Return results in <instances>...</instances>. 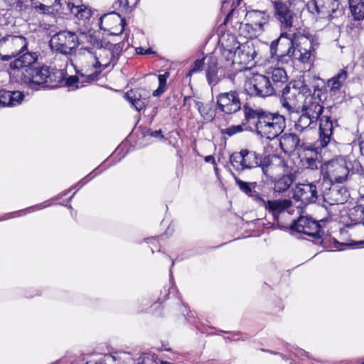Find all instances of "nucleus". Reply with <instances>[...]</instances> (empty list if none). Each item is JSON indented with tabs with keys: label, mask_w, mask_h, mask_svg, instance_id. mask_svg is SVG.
<instances>
[{
	"label": "nucleus",
	"mask_w": 364,
	"mask_h": 364,
	"mask_svg": "<svg viewBox=\"0 0 364 364\" xmlns=\"http://www.w3.org/2000/svg\"><path fill=\"white\" fill-rule=\"evenodd\" d=\"M281 92L279 101L282 107L286 110L289 119H292L293 115H298L300 113L299 91L296 85L290 86L287 84Z\"/></svg>",
	"instance_id": "9b49d317"
},
{
	"label": "nucleus",
	"mask_w": 364,
	"mask_h": 364,
	"mask_svg": "<svg viewBox=\"0 0 364 364\" xmlns=\"http://www.w3.org/2000/svg\"><path fill=\"white\" fill-rule=\"evenodd\" d=\"M14 55H4L1 56V59L4 61H8L12 57H14Z\"/></svg>",
	"instance_id": "774afa93"
},
{
	"label": "nucleus",
	"mask_w": 364,
	"mask_h": 364,
	"mask_svg": "<svg viewBox=\"0 0 364 364\" xmlns=\"http://www.w3.org/2000/svg\"><path fill=\"white\" fill-rule=\"evenodd\" d=\"M249 154L248 149L241 150L240 152H234L230 155V162L237 171L250 168V166L246 163L245 158Z\"/></svg>",
	"instance_id": "c85d7f7f"
},
{
	"label": "nucleus",
	"mask_w": 364,
	"mask_h": 364,
	"mask_svg": "<svg viewBox=\"0 0 364 364\" xmlns=\"http://www.w3.org/2000/svg\"><path fill=\"white\" fill-rule=\"evenodd\" d=\"M247 130L248 127L246 126L245 124L242 123L239 125H232L225 129H222L220 130L221 134H227L229 136H232L234 134L241 132L243 130Z\"/></svg>",
	"instance_id": "58836bf2"
},
{
	"label": "nucleus",
	"mask_w": 364,
	"mask_h": 364,
	"mask_svg": "<svg viewBox=\"0 0 364 364\" xmlns=\"http://www.w3.org/2000/svg\"><path fill=\"white\" fill-rule=\"evenodd\" d=\"M303 44H307L308 48L296 45V48L295 47V55H292V59H297L304 63L309 62L311 58H314L316 49L312 43L307 40Z\"/></svg>",
	"instance_id": "bb28decb"
},
{
	"label": "nucleus",
	"mask_w": 364,
	"mask_h": 364,
	"mask_svg": "<svg viewBox=\"0 0 364 364\" xmlns=\"http://www.w3.org/2000/svg\"><path fill=\"white\" fill-rule=\"evenodd\" d=\"M253 155L252 168L255 169V172L257 168H260L262 173V182L264 179L272 178V175H277L281 168H287V160L280 155L257 152H254Z\"/></svg>",
	"instance_id": "f03ea898"
},
{
	"label": "nucleus",
	"mask_w": 364,
	"mask_h": 364,
	"mask_svg": "<svg viewBox=\"0 0 364 364\" xmlns=\"http://www.w3.org/2000/svg\"><path fill=\"white\" fill-rule=\"evenodd\" d=\"M350 13L354 21L364 20V0H348Z\"/></svg>",
	"instance_id": "473e14b6"
},
{
	"label": "nucleus",
	"mask_w": 364,
	"mask_h": 364,
	"mask_svg": "<svg viewBox=\"0 0 364 364\" xmlns=\"http://www.w3.org/2000/svg\"><path fill=\"white\" fill-rule=\"evenodd\" d=\"M243 109L245 111V120L248 121L250 118V108L247 103L244 105Z\"/></svg>",
	"instance_id": "bf43d9fd"
},
{
	"label": "nucleus",
	"mask_w": 364,
	"mask_h": 364,
	"mask_svg": "<svg viewBox=\"0 0 364 364\" xmlns=\"http://www.w3.org/2000/svg\"><path fill=\"white\" fill-rule=\"evenodd\" d=\"M168 76V73H166L165 74L159 75V77H158V79H159V86H161V87H166V78H167Z\"/></svg>",
	"instance_id": "5fc2aeb1"
},
{
	"label": "nucleus",
	"mask_w": 364,
	"mask_h": 364,
	"mask_svg": "<svg viewBox=\"0 0 364 364\" xmlns=\"http://www.w3.org/2000/svg\"><path fill=\"white\" fill-rule=\"evenodd\" d=\"M144 135H150L152 137L159 138L160 139H164V136L163 135L161 129L156 130V131H151V129H147L146 133H144Z\"/></svg>",
	"instance_id": "603ef678"
},
{
	"label": "nucleus",
	"mask_w": 364,
	"mask_h": 364,
	"mask_svg": "<svg viewBox=\"0 0 364 364\" xmlns=\"http://www.w3.org/2000/svg\"><path fill=\"white\" fill-rule=\"evenodd\" d=\"M357 203L364 212V195L358 199Z\"/></svg>",
	"instance_id": "e2e57ef3"
},
{
	"label": "nucleus",
	"mask_w": 364,
	"mask_h": 364,
	"mask_svg": "<svg viewBox=\"0 0 364 364\" xmlns=\"http://www.w3.org/2000/svg\"><path fill=\"white\" fill-rule=\"evenodd\" d=\"M125 43V40H123L122 41L115 44H112L109 42L106 46L102 44V48H99L100 53L98 55H95L96 62L93 65L94 68L96 69L100 68L105 69L110 65L113 68L117 65L124 48Z\"/></svg>",
	"instance_id": "39448f33"
},
{
	"label": "nucleus",
	"mask_w": 364,
	"mask_h": 364,
	"mask_svg": "<svg viewBox=\"0 0 364 364\" xmlns=\"http://www.w3.org/2000/svg\"><path fill=\"white\" fill-rule=\"evenodd\" d=\"M206 78L210 85H215L219 81L218 75V62L215 57H210L207 63Z\"/></svg>",
	"instance_id": "2f4dec72"
},
{
	"label": "nucleus",
	"mask_w": 364,
	"mask_h": 364,
	"mask_svg": "<svg viewBox=\"0 0 364 364\" xmlns=\"http://www.w3.org/2000/svg\"><path fill=\"white\" fill-rule=\"evenodd\" d=\"M11 40H12L13 43H14V44H21L22 45V47L18 54H21L25 50H27L28 43H27L26 38L25 37H23L21 36H13L11 38Z\"/></svg>",
	"instance_id": "09e8293b"
},
{
	"label": "nucleus",
	"mask_w": 364,
	"mask_h": 364,
	"mask_svg": "<svg viewBox=\"0 0 364 364\" xmlns=\"http://www.w3.org/2000/svg\"><path fill=\"white\" fill-rule=\"evenodd\" d=\"M269 21V15L267 14L266 11L254 10L252 9V31H254L255 33H252L253 36H257L264 31V26L266 25Z\"/></svg>",
	"instance_id": "393cba45"
},
{
	"label": "nucleus",
	"mask_w": 364,
	"mask_h": 364,
	"mask_svg": "<svg viewBox=\"0 0 364 364\" xmlns=\"http://www.w3.org/2000/svg\"><path fill=\"white\" fill-rule=\"evenodd\" d=\"M112 17H117V18H119V17H120V15L119 14H117V12H112L110 14L103 15L100 18V21H102L104 20H108L109 18H110Z\"/></svg>",
	"instance_id": "13d9d810"
},
{
	"label": "nucleus",
	"mask_w": 364,
	"mask_h": 364,
	"mask_svg": "<svg viewBox=\"0 0 364 364\" xmlns=\"http://www.w3.org/2000/svg\"><path fill=\"white\" fill-rule=\"evenodd\" d=\"M219 43L223 58L225 59L228 65H234L233 58L239 48L235 37L230 33L223 34L219 39Z\"/></svg>",
	"instance_id": "a211bd4d"
},
{
	"label": "nucleus",
	"mask_w": 364,
	"mask_h": 364,
	"mask_svg": "<svg viewBox=\"0 0 364 364\" xmlns=\"http://www.w3.org/2000/svg\"><path fill=\"white\" fill-rule=\"evenodd\" d=\"M289 230L292 234L294 232L302 233L314 238L315 244L322 243L321 227L319 223L309 216H300L292 221Z\"/></svg>",
	"instance_id": "423d86ee"
},
{
	"label": "nucleus",
	"mask_w": 364,
	"mask_h": 364,
	"mask_svg": "<svg viewBox=\"0 0 364 364\" xmlns=\"http://www.w3.org/2000/svg\"><path fill=\"white\" fill-rule=\"evenodd\" d=\"M252 124L257 135L272 140L284 132L286 119L278 112H271L262 108L252 109Z\"/></svg>",
	"instance_id": "f257e3e1"
},
{
	"label": "nucleus",
	"mask_w": 364,
	"mask_h": 364,
	"mask_svg": "<svg viewBox=\"0 0 364 364\" xmlns=\"http://www.w3.org/2000/svg\"><path fill=\"white\" fill-rule=\"evenodd\" d=\"M272 86L275 87V92L284 85H287L288 76L286 70L282 68H274L271 73Z\"/></svg>",
	"instance_id": "7c9ffc66"
},
{
	"label": "nucleus",
	"mask_w": 364,
	"mask_h": 364,
	"mask_svg": "<svg viewBox=\"0 0 364 364\" xmlns=\"http://www.w3.org/2000/svg\"><path fill=\"white\" fill-rule=\"evenodd\" d=\"M337 110L336 106L328 107L326 114L318 119L319 138L316 141V149L325 148L331 143L333 129L338 127Z\"/></svg>",
	"instance_id": "20e7f679"
},
{
	"label": "nucleus",
	"mask_w": 364,
	"mask_h": 364,
	"mask_svg": "<svg viewBox=\"0 0 364 364\" xmlns=\"http://www.w3.org/2000/svg\"><path fill=\"white\" fill-rule=\"evenodd\" d=\"M96 170H95L93 172H91L89 175H87L86 177L83 178L82 180H80L79 182H78V186H79V188H82L83 186H85L90 180H91L92 178H93L97 174V173H95L94 174V172Z\"/></svg>",
	"instance_id": "864d4df0"
},
{
	"label": "nucleus",
	"mask_w": 364,
	"mask_h": 364,
	"mask_svg": "<svg viewBox=\"0 0 364 364\" xmlns=\"http://www.w3.org/2000/svg\"><path fill=\"white\" fill-rule=\"evenodd\" d=\"M35 10L39 14L53 15V4L51 5L40 4L35 6Z\"/></svg>",
	"instance_id": "de8ad7c7"
},
{
	"label": "nucleus",
	"mask_w": 364,
	"mask_h": 364,
	"mask_svg": "<svg viewBox=\"0 0 364 364\" xmlns=\"http://www.w3.org/2000/svg\"><path fill=\"white\" fill-rule=\"evenodd\" d=\"M238 58L240 61L238 62L240 65H244L245 66L240 70V71H245L250 69L247 65L250 62V58L249 56V52L245 53L243 50L239 46L237 48Z\"/></svg>",
	"instance_id": "a19ab883"
},
{
	"label": "nucleus",
	"mask_w": 364,
	"mask_h": 364,
	"mask_svg": "<svg viewBox=\"0 0 364 364\" xmlns=\"http://www.w3.org/2000/svg\"><path fill=\"white\" fill-rule=\"evenodd\" d=\"M289 120L294 122L295 129L299 132H302L311 124H316L318 122L311 119V117L304 112H301L298 115H293V118Z\"/></svg>",
	"instance_id": "c756f323"
},
{
	"label": "nucleus",
	"mask_w": 364,
	"mask_h": 364,
	"mask_svg": "<svg viewBox=\"0 0 364 364\" xmlns=\"http://www.w3.org/2000/svg\"><path fill=\"white\" fill-rule=\"evenodd\" d=\"M38 55L36 53L26 52L20 55V56L11 61L10 63V68L12 70H20L25 68L24 70L28 68H34L33 64L36 62Z\"/></svg>",
	"instance_id": "5701e85b"
},
{
	"label": "nucleus",
	"mask_w": 364,
	"mask_h": 364,
	"mask_svg": "<svg viewBox=\"0 0 364 364\" xmlns=\"http://www.w3.org/2000/svg\"><path fill=\"white\" fill-rule=\"evenodd\" d=\"M321 195V187L318 180L314 183H299L294 189L293 198L307 205L315 203Z\"/></svg>",
	"instance_id": "ddd939ff"
},
{
	"label": "nucleus",
	"mask_w": 364,
	"mask_h": 364,
	"mask_svg": "<svg viewBox=\"0 0 364 364\" xmlns=\"http://www.w3.org/2000/svg\"><path fill=\"white\" fill-rule=\"evenodd\" d=\"M279 176L272 175V178L264 179V183H271L272 184V190L274 193H283L291 187L292 183L296 179V171L294 167L289 165L287 161V168H281Z\"/></svg>",
	"instance_id": "9d476101"
},
{
	"label": "nucleus",
	"mask_w": 364,
	"mask_h": 364,
	"mask_svg": "<svg viewBox=\"0 0 364 364\" xmlns=\"http://www.w3.org/2000/svg\"><path fill=\"white\" fill-rule=\"evenodd\" d=\"M165 91V87L159 86V87L153 92V95L154 97L159 96Z\"/></svg>",
	"instance_id": "052dcab7"
},
{
	"label": "nucleus",
	"mask_w": 364,
	"mask_h": 364,
	"mask_svg": "<svg viewBox=\"0 0 364 364\" xmlns=\"http://www.w3.org/2000/svg\"><path fill=\"white\" fill-rule=\"evenodd\" d=\"M308 9L323 18H333L343 13L338 0H311L307 4Z\"/></svg>",
	"instance_id": "6e6552de"
},
{
	"label": "nucleus",
	"mask_w": 364,
	"mask_h": 364,
	"mask_svg": "<svg viewBox=\"0 0 364 364\" xmlns=\"http://www.w3.org/2000/svg\"><path fill=\"white\" fill-rule=\"evenodd\" d=\"M274 18L279 23L282 29L292 27L296 14L291 9V4L289 1L272 0Z\"/></svg>",
	"instance_id": "f8f14e48"
},
{
	"label": "nucleus",
	"mask_w": 364,
	"mask_h": 364,
	"mask_svg": "<svg viewBox=\"0 0 364 364\" xmlns=\"http://www.w3.org/2000/svg\"><path fill=\"white\" fill-rule=\"evenodd\" d=\"M204 65V58L196 60L193 62V65H191V68L187 73L186 77H191L193 73L201 71L203 68Z\"/></svg>",
	"instance_id": "37998d69"
},
{
	"label": "nucleus",
	"mask_w": 364,
	"mask_h": 364,
	"mask_svg": "<svg viewBox=\"0 0 364 364\" xmlns=\"http://www.w3.org/2000/svg\"><path fill=\"white\" fill-rule=\"evenodd\" d=\"M279 40H274L271 43L269 49H270V55L272 59L276 60L279 63H280V58L279 57Z\"/></svg>",
	"instance_id": "c03bdc74"
},
{
	"label": "nucleus",
	"mask_w": 364,
	"mask_h": 364,
	"mask_svg": "<svg viewBox=\"0 0 364 364\" xmlns=\"http://www.w3.org/2000/svg\"><path fill=\"white\" fill-rule=\"evenodd\" d=\"M124 97L138 112L145 106V99L141 98V95L138 90H131L128 91L125 93Z\"/></svg>",
	"instance_id": "72a5a7b5"
},
{
	"label": "nucleus",
	"mask_w": 364,
	"mask_h": 364,
	"mask_svg": "<svg viewBox=\"0 0 364 364\" xmlns=\"http://www.w3.org/2000/svg\"><path fill=\"white\" fill-rule=\"evenodd\" d=\"M102 70L95 71V73L85 75L83 74H77L79 75H72L67 78L66 85L68 87L75 86L76 88L82 87L84 86V82H90L94 80L100 73Z\"/></svg>",
	"instance_id": "cd10ccee"
},
{
	"label": "nucleus",
	"mask_w": 364,
	"mask_h": 364,
	"mask_svg": "<svg viewBox=\"0 0 364 364\" xmlns=\"http://www.w3.org/2000/svg\"><path fill=\"white\" fill-rule=\"evenodd\" d=\"M120 25H121V31H120V33H122L124 30V27L126 26V22H125V19L123 18H121L120 20Z\"/></svg>",
	"instance_id": "69168bd1"
},
{
	"label": "nucleus",
	"mask_w": 364,
	"mask_h": 364,
	"mask_svg": "<svg viewBox=\"0 0 364 364\" xmlns=\"http://www.w3.org/2000/svg\"><path fill=\"white\" fill-rule=\"evenodd\" d=\"M52 50L63 55H70L79 46L77 34L68 31H61L53 35L50 41Z\"/></svg>",
	"instance_id": "0eeeda50"
},
{
	"label": "nucleus",
	"mask_w": 364,
	"mask_h": 364,
	"mask_svg": "<svg viewBox=\"0 0 364 364\" xmlns=\"http://www.w3.org/2000/svg\"><path fill=\"white\" fill-rule=\"evenodd\" d=\"M205 161L206 162H211L213 164H215V158L212 155H209V156H207L205 157Z\"/></svg>",
	"instance_id": "0e129e2a"
},
{
	"label": "nucleus",
	"mask_w": 364,
	"mask_h": 364,
	"mask_svg": "<svg viewBox=\"0 0 364 364\" xmlns=\"http://www.w3.org/2000/svg\"><path fill=\"white\" fill-rule=\"evenodd\" d=\"M24 95L20 91L0 90V107H13L21 104Z\"/></svg>",
	"instance_id": "4be33fe9"
},
{
	"label": "nucleus",
	"mask_w": 364,
	"mask_h": 364,
	"mask_svg": "<svg viewBox=\"0 0 364 364\" xmlns=\"http://www.w3.org/2000/svg\"><path fill=\"white\" fill-rule=\"evenodd\" d=\"M318 186L321 187V196L323 200L330 205L343 204L348 199V191L343 186L335 185L330 181L322 183L318 181Z\"/></svg>",
	"instance_id": "1a4fd4ad"
},
{
	"label": "nucleus",
	"mask_w": 364,
	"mask_h": 364,
	"mask_svg": "<svg viewBox=\"0 0 364 364\" xmlns=\"http://www.w3.org/2000/svg\"><path fill=\"white\" fill-rule=\"evenodd\" d=\"M241 1H242V0H235V1H233L231 4V5H230L228 0H223L222 1L221 10L224 13L228 12L227 14L225 21L228 20V18L232 14L235 9L240 4Z\"/></svg>",
	"instance_id": "ea45409f"
},
{
	"label": "nucleus",
	"mask_w": 364,
	"mask_h": 364,
	"mask_svg": "<svg viewBox=\"0 0 364 364\" xmlns=\"http://www.w3.org/2000/svg\"><path fill=\"white\" fill-rule=\"evenodd\" d=\"M227 333H230L231 337H225V340H229L230 341H236L240 339V333L239 332H226Z\"/></svg>",
	"instance_id": "6e6d98bb"
},
{
	"label": "nucleus",
	"mask_w": 364,
	"mask_h": 364,
	"mask_svg": "<svg viewBox=\"0 0 364 364\" xmlns=\"http://www.w3.org/2000/svg\"><path fill=\"white\" fill-rule=\"evenodd\" d=\"M113 6L116 10L124 14H129L132 11V8L129 6L128 0H117Z\"/></svg>",
	"instance_id": "79ce46f5"
},
{
	"label": "nucleus",
	"mask_w": 364,
	"mask_h": 364,
	"mask_svg": "<svg viewBox=\"0 0 364 364\" xmlns=\"http://www.w3.org/2000/svg\"><path fill=\"white\" fill-rule=\"evenodd\" d=\"M114 356L110 354H106L97 361H87L85 364H114Z\"/></svg>",
	"instance_id": "a18cd8bd"
},
{
	"label": "nucleus",
	"mask_w": 364,
	"mask_h": 364,
	"mask_svg": "<svg viewBox=\"0 0 364 364\" xmlns=\"http://www.w3.org/2000/svg\"><path fill=\"white\" fill-rule=\"evenodd\" d=\"M321 177L318 181H330L331 183H341L346 181L349 176L350 170L346 161L342 159H333L321 166Z\"/></svg>",
	"instance_id": "7ed1b4c3"
},
{
	"label": "nucleus",
	"mask_w": 364,
	"mask_h": 364,
	"mask_svg": "<svg viewBox=\"0 0 364 364\" xmlns=\"http://www.w3.org/2000/svg\"><path fill=\"white\" fill-rule=\"evenodd\" d=\"M252 70L253 66L252 65ZM252 86L255 95L265 97L275 95V87L272 86L269 76L255 73L252 70Z\"/></svg>",
	"instance_id": "dca6fc26"
},
{
	"label": "nucleus",
	"mask_w": 364,
	"mask_h": 364,
	"mask_svg": "<svg viewBox=\"0 0 364 364\" xmlns=\"http://www.w3.org/2000/svg\"><path fill=\"white\" fill-rule=\"evenodd\" d=\"M92 14V12L88 6L84 4L75 5L74 4L72 15H73L77 19L82 21L87 20L90 19Z\"/></svg>",
	"instance_id": "4c0bfd02"
},
{
	"label": "nucleus",
	"mask_w": 364,
	"mask_h": 364,
	"mask_svg": "<svg viewBox=\"0 0 364 364\" xmlns=\"http://www.w3.org/2000/svg\"><path fill=\"white\" fill-rule=\"evenodd\" d=\"M265 197L264 195H260L252 190V200L259 206L264 207L265 210L272 213L274 218L278 214L285 212L292 205V202L289 199L271 200H266Z\"/></svg>",
	"instance_id": "4468645a"
},
{
	"label": "nucleus",
	"mask_w": 364,
	"mask_h": 364,
	"mask_svg": "<svg viewBox=\"0 0 364 364\" xmlns=\"http://www.w3.org/2000/svg\"><path fill=\"white\" fill-rule=\"evenodd\" d=\"M216 100L218 109L226 114L235 113L241 108L240 100L237 92L220 93Z\"/></svg>",
	"instance_id": "2eb2a0df"
},
{
	"label": "nucleus",
	"mask_w": 364,
	"mask_h": 364,
	"mask_svg": "<svg viewBox=\"0 0 364 364\" xmlns=\"http://www.w3.org/2000/svg\"><path fill=\"white\" fill-rule=\"evenodd\" d=\"M321 101L319 94L317 95V97H306L303 105L300 107V112H304L311 117V119L318 121L323 111V107L320 104Z\"/></svg>",
	"instance_id": "aec40b11"
},
{
	"label": "nucleus",
	"mask_w": 364,
	"mask_h": 364,
	"mask_svg": "<svg viewBox=\"0 0 364 364\" xmlns=\"http://www.w3.org/2000/svg\"><path fill=\"white\" fill-rule=\"evenodd\" d=\"M291 351H292V353L297 357H301L307 354L305 350L298 348H293Z\"/></svg>",
	"instance_id": "4d7b16f0"
},
{
	"label": "nucleus",
	"mask_w": 364,
	"mask_h": 364,
	"mask_svg": "<svg viewBox=\"0 0 364 364\" xmlns=\"http://www.w3.org/2000/svg\"><path fill=\"white\" fill-rule=\"evenodd\" d=\"M348 218L350 220V223L346 224L347 227L358 224H363L364 225V212L358 203L348 210Z\"/></svg>",
	"instance_id": "f704fd0d"
},
{
	"label": "nucleus",
	"mask_w": 364,
	"mask_h": 364,
	"mask_svg": "<svg viewBox=\"0 0 364 364\" xmlns=\"http://www.w3.org/2000/svg\"><path fill=\"white\" fill-rule=\"evenodd\" d=\"M232 176L235 178V181L237 185L239 186L240 189L245 193L247 196H250V185L247 182H244L237 178L235 173H232Z\"/></svg>",
	"instance_id": "49530a36"
},
{
	"label": "nucleus",
	"mask_w": 364,
	"mask_h": 364,
	"mask_svg": "<svg viewBox=\"0 0 364 364\" xmlns=\"http://www.w3.org/2000/svg\"><path fill=\"white\" fill-rule=\"evenodd\" d=\"M6 3L14 9L21 10L23 6L22 0H6Z\"/></svg>",
	"instance_id": "3c124183"
},
{
	"label": "nucleus",
	"mask_w": 364,
	"mask_h": 364,
	"mask_svg": "<svg viewBox=\"0 0 364 364\" xmlns=\"http://www.w3.org/2000/svg\"><path fill=\"white\" fill-rule=\"evenodd\" d=\"M310 156H306L301 159L302 165L311 170L317 169L318 167L321 168V166H323V164H321L318 159L317 151H314V149H310Z\"/></svg>",
	"instance_id": "e433bc0d"
},
{
	"label": "nucleus",
	"mask_w": 364,
	"mask_h": 364,
	"mask_svg": "<svg viewBox=\"0 0 364 364\" xmlns=\"http://www.w3.org/2000/svg\"><path fill=\"white\" fill-rule=\"evenodd\" d=\"M360 150L361 154L364 156V134L361 136V141L360 142Z\"/></svg>",
	"instance_id": "680f3d73"
},
{
	"label": "nucleus",
	"mask_w": 364,
	"mask_h": 364,
	"mask_svg": "<svg viewBox=\"0 0 364 364\" xmlns=\"http://www.w3.org/2000/svg\"><path fill=\"white\" fill-rule=\"evenodd\" d=\"M295 33L288 34L282 33L277 40H279V57L280 63H288L292 60V55H295V42L293 36Z\"/></svg>",
	"instance_id": "f3484780"
},
{
	"label": "nucleus",
	"mask_w": 364,
	"mask_h": 364,
	"mask_svg": "<svg viewBox=\"0 0 364 364\" xmlns=\"http://www.w3.org/2000/svg\"><path fill=\"white\" fill-rule=\"evenodd\" d=\"M79 46L87 44L82 47L85 50L89 53H92V49L94 48H102V41L97 38L95 35L90 34V33L80 32L77 35Z\"/></svg>",
	"instance_id": "a878e982"
},
{
	"label": "nucleus",
	"mask_w": 364,
	"mask_h": 364,
	"mask_svg": "<svg viewBox=\"0 0 364 364\" xmlns=\"http://www.w3.org/2000/svg\"><path fill=\"white\" fill-rule=\"evenodd\" d=\"M312 87L314 88V93L312 94V96H316V92H321V90L319 89L318 85H314L312 86ZM318 93H317V95H318Z\"/></svg>",
	"instance_id": "338daca9"
},
{
	"label": "nucleus",
	"mask_w": 364,
	"mask_h": 364,
	"mask_svg": "<svg viewBox=\"0 0 364 364\" xmlns=\"http://www.w3.org/2000/svg\"><path fill=\"white\" fill-rule=\"evenodd\" d=\"M348 76V71L346 69L343 68L340 70L336 75L327 80L326 87L329 89V92L331 95H336L339 92L344 85Z\"/></svg>",
	"instance_id": "b1692460"
},
{
	"label": "nucleus",
	"mask_w": 364,
	"mask_h": 364,
	"mask_svg": "<svg viewBox=\"0 0 364 364\" xmlns=\"http://www.w3.org/2000/svg\"><path fill=\"white\" fill-rule=\"evenodd\" d=\"M297 89L299 91V95L302 94L306 97L312 96L311 87L308 84H306V80L302 81L301 85L300 87H297Z\"/></svg>",
	"instance_id": "8fccbe9b"
},
{
	"label": "nucleus",
	"mask_w": 364,
	"mask_h": 364,
	"mask_svg": "<svg viewBox=\"0 0 364 364\" xmlns=\"http://www.w3.org/2000/svg\"><path fill=\"white\" fill-rule=\"evenodd\" d=\"M48 75H49V68L48 67L28 68L23 73V79L30 87H32L33 85L45 87Z\"/></svg>",
	"instance_id": "6ab92c4d"
},
{
	"label": "nucleus",
	"mask_w": 364,
	"mask_h": 364,
	"mask_svg": "<svg viewBox=\"0 0 364 364\" xmlns=\"http://www.w3.org/2000/svg\"><path fill=\"white\" fill-rule=\"evenodd\" d=\"M63 80V73L60 70L49 69V75L46 81L45 87L55 88L60 86Z\"/></svg>",
	"instance_id": "c9c22d12"
},
{
	"label": "nucleus",
	"mask_w": 364,
	"mask_h": 364,
	"mask_svg": "<svg viewBox=\"0 0 364 364\" xmlns=\"http://www.w3.org/2000/svg\"><path fill=\"white\" fill-rule=\"evenodd\" d=\"M299 145L300 139L294 133H285L280 137L279 147L284 154H292Z\"/></svg>",
	"instance_id": "412c9836"
}]
</instances>
